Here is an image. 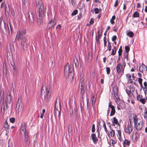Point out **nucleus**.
I'll list each match as a JSON object with an SVG mask.
<instances>
[{
  "label": "nucleus",
  "instance_id": "nucleus-49",
  "mask_svg": "<svg viewBox=\"0 0 147 147\" xmlns=\"http://www.w3.org/2000/svg\"><path fill=\"white\" fill-rule=\"evenodd\" d=\"M144 116L147 117V108H145L144 111Z\"/></svg>",
  "mask_w": 147,
  "mask_h": 147
},
{
  "label": "nucleus",
  "instance_id": "nucleus-4",
  "mask_svg": "<svg viewBox=\"0 0 147 147\" xmlns=\"http://www.w3.org/2000/svg\"><path fill=\"white\" fill-rule=\"evenodd\" d=\"M48 19L49 21L47 26V29L49 30L56 25L57 21L54 16L53 17L51 13L48 14Z\"/></svg>",
  "mask_w": 147,
  "mask_h": 147
},
{
  "label": "nucleus",
  "instance_id": "nucleus-63",
  "mask_svg": "<svg viewBox=\"0 0 147 147\" xmlns=\"http://www.w3.org/2000/svg\"><path fill=\"white\" fill-rule=\"evenodd\" d=\"M3 18H0V27L1 28V24L2 22Z\"/></svg>",
  "mask_w": 147,
  "mask_h": 147
},
{
  "label": "nucleus",
  "instance_id": "nucleus-10",
  "mask_svg": "<svg viewBox=\"0 0 147 147\" xmlns=\"http://www.w3.org/2000/svg\"><path fill=\"white\" fill-rule=\"evenodd\" d=\"M132 123L129 122V123L127 124V126L125 127L124 130L125 133L130 134L133 130V127Z\"/></svg>",
  "mask_w": 147,
  "mask_h": 147
},
{
  "label": "nucleus",
  "instance_id": "nucleus-48",
  "mask_svg": "<svg viewBox=\"0 0 147 147\" xmlns=\"http://www.w3.org/2000/svg\"><path fill=\"white\" fill-rule=\"evenodd\" d=\"M116 51L114 49H112V53H111V55H115L116 53Z\"/></svg>",
  "mask_w": 147,
  "mask_h": 147
},
{
  "label": "nucleus",
  "instance_id": "nucleus-61",
  "mask_svg": "<svg viewBox=\"0 0 147 147\" xmlns=\"http://www.w3.org/2000/svg\"><path fill=\"white\" fill-rule=\"evenodd\" d=\"M71 3L73 5H75L76 4V2L75 0H71Z\"/></svg>",
  "mask_w": 147,
  "mask_h": 147
},
{
  "label": "nucleus",
  "instance_id": "nucleus-40",
  "mask_svg": "<svg viewBox=\"0 0 147 147\" xmlns=\"http://www.w3.org/2000/svg\"><path fill=\"white\" fill-rule=\"evenodd\" d=\"M142 98V96L140 94L138 95L137 99L139 101Z\"/></svg>",
  "mask_w": 147,
  "mask_h": 147
},
{
  "label": "nucleus",
  "instance_id": "nucleus-27",
  "mask_svg": "<svg viewBox=\"0 0 147 147\" xmlns=\"http://www.w3.org/2000/svg\"><path fill=\"white\" fill-rule=\"evenodd\" d=\"M127 35L128 36L132 38L134 36V34L133 32L131 31H129L127 32Z\"/></svg>",
  "mask_w": 147,
  "mask_h": 147
},
{
  "label": "nucleus",
  "instance_id": "nucleus-21",
  "mask_svg": "<svg viewBox=\"0 0 147 147\" xmlns=\"http://www.w3.org/2000/svg\"><path fill=\"white\" fill-rule=\"evenodd\" d=\"M102 30H101V31H100V29L98 30L97 32L98 35L97 36H96V39L99 40L101 38V35L102 34Z\"/></svg>",
  "mask_w": 147,
  "mask_h": 147
},
{
  "label": "nucleus",
  "instance_id": "nucleus-14",
  "mask_svg": "<svg viewBox=\"0 0 147 147\" xmlns=\"http://www.w3.org/2000/svg\"><path fill=\"white\" fill-rule=\"evenodd\" d=\"M126 78L127 79L128 83H131L133 84L136 85V83L135 82H134L132 79L131 78V75L129 74H127L126 75Z\"/></svg>",
  "mask_w": 147,
  "mask_h": 147
},
{
  "label": "nucleus",
  "instance_id": "nucleus-28",
  "mask_svg": "<svg viewBox=\"0 0 147 147\" xmlns=\"http://www.w3.org/2000/svg\"><path fill=\"white\" fill-rule=\"evenodd\" d=\"M84 79H81L80 80V82L79 84V86H80V85L81 87H84Z\"/></svg>",
  "mask_w": 147,
  "mask_h": 147
},
{
  "label": "nucleus",
  "instance_id": "nucleus-31",
  "mask_svg": "<svg viewBox=\"0 0 147 147\" xmlns=\"http://www.w3.org/2000/svg\"><path fill=\"white\" fill-rule=\"evenodd\" d=\"M81 89V94L82 96H83L84 94L85 90L84 89V87H81L80 88Z\"/></svg>",
  "mask_w": 147,
  "mask_h": 147
},
{
  "label": "nucleus",
  "instance_id": "nucleus-59",
  "mask_svg": "<svg viewBox=\"0 0 147 147\" xmlns=\"http://www.w3.org/2000/svg\"><path fill=\"white\" fill-rule=\"evenodd\" d=\"M143 90L145 94H146L147 93V87H144Z\"/></svg>",
  "mask_w": 147,
  "mask_h": 147
},
{
  "label": "nucleus",
  "instance_id": "nucleus-16",
  "mask_svg": "<svg viewBox=\"0 0 147 147\" xmlns=\"http://www.w3.org/2000/svg\"><path fill=\"white\" fill-rule=\"evenodd\" d=\"M147 70V66L144 64H142L139 68V71L142 72L146 71Z\"/></svg>",
  "mask_w": 147,
  "mask_h": 147
},
{
  "label": "nucleus",
  "instance_id": "nucleus-38",
  "mask_svg": "<svg viewBox=\"0 0 147 147\" xmlns=\"http://www.w3.org/2000/svg\"><path fill=\"white\" fill-rule=\"evenodd\" d=\"M122 51V47L121 46L119 49L118 51V54L119 56H120L121 55Z\"/></svg>",
  "mask_w": 147,
  "mask_h": 147
},
{
  "label": "nucleus",
  "instance_id": "nucleus-15",
  "mask_svg": "<svg viewBox=\"0 0 147 147\" xmlns=\"http://www.w3.org/2000/svg\"><path fill=\"white\" fill-rule=\"evenodd\" d=\"M111 102H110L109 105V107L111 108V109L110 114V116H112L114 115L115 112V107L111 104Z\"/></svg>",
  "mask_w": 147,
  "mask_h": 147
},
{
  "label": "nucleus",
  "instance_id": "nucleus-30",
  "mask_svg": "<svg viewBox=\"0 0 147 147\" xmlns=\"http://www.w3.org/2000/svg\"><path fill=\"white\" fill-rule=\"evenodd\" d=\"M54 115L55 117L56 116L57 114L58 113V115H60V112L59 111L58 109L55 108L54 110Z\"/></svg>",
  "mask_w": 147,
  "mask_h": 147
},
{
  "label": "nucleus",
  "instance_id": "nucleus-39",
  "mask_svg": "<svg viewBox=\"0 0 147 147\" xmlns=\"http://www.w3.org/2000/svg\"><path fill=\"white\" fill-rule=\"evenodd\" d=\"M125 49L126 53H127L129 51L130 48L129 46H126L125 47Z\"/></svg>",
  "mask_w": 147,
  "mask_h": 147
},
{
  "label": "nucleus",
  "instance_id": "nucleus-19",
  "mask_svg": "<svg viewBox=\"0 0 147 147\" xmlns=\"http://www.w3.org/2000/svg\"><path fill=\"white\" fill-rule=\"evenodd\" d=\"M24 141L26 144L28 145L30 143V139L28 135L24 136Z\"/></svg>",
  "mask_w": 147,
  "mask_h": 147
},
{
  "label": "nucleus",
  "instance_id": "nucleus-57",
  "mask_svg": "<svg viewBox=\"0 0 147 147\" xmlns=\"http://www.w3.org/2000/svg\"><path fill=\"white\" fill-rule=\"evenodd\" d=\"M135 90V88L134 86H131V90L132 92H134Z\"/></svg>",
  "mask_w": 147,
  "mask_h": 147
},
{
  "label": "nucleus",
  "instance_id": "nucleus-6",
  "mask_svg": "<svg viewBox=\"0 0 147 147\" xmlns=\"http://www.w3.org/2000/svg\"><path fill=\"white\" fill-rule=\"evenodd\" d=\"M112 91L113 94V98L115 99L116 102H119L120 99L119 97L118 88L117 86H115L113 87Z\"/></svg>",
  "mask_w": 147,
  "mask_h": 147
},
{
  "label": "nucleus",
  "instance_id": "nucleus-51",
  "mask_svg": "<svg viewBox=\"0 0 147 147\" xmlns=\"http://www.w3.org/2000/svg\"><path fill=\"white\" fill-rule=\"evenodd\" d=\"M117 36L116 35L113 36L112 38V41H114L116 40Z\"/></svg>",
  "mask_w": 147,
  "mask_h": 147
},
{
  "label": "nucleus",
  "instance_id": "nucleus-18",
  "mask_svg": "<svg viewBox=\"0 0 147 147\" xmlns=\"http://www.w3.org/2000/svg\"><path fill=\"white\" fill-rule=\"evenodd\" d=\"M3 5L4 6V10L5 11V12H6L7 13H8L10 10L9 7L8 3H7L6 4H4Z\"/></svg>",
  "mask_w": 147,
  "mask_h": 147
},
{
  "label": "nucleus",
  "instance_id": "nucleus-3",
  "mask_svg": "<svg viewBox=\"0 0 147 147\" xmlns=\"http://www.w3.org/2000/svg\"><path fill=\"white\" fill-rule=\"evenodd\" d=\"M126 65L124 61L122 63H118L116 67V73L118 76L121 77L124 74L125 68Z\"/></svg>",
  "mask_w": 147,
  "mask_h": 147
},
{
  "label": "nucleus",
  "instance_id": "nucleus-8",
  "mask_svg": "<svg viewBox=\"0 0 147 147\" xmlns=\"http://www.w3.org/2000/svg\"><path fill=\"white\" fill-rule=\"evenodd\" d=\"M20 129V135L21 136L24 135V136L28 135V133L26 129V127L25 123L23 122L22 123Z\"/></svg>",
  "mask_w": 147,
  "mask_h": 147
},
{
  "label": "nucleus",
  "instance_id": "nucleus-13",
  "mask_svg": "<svg viewBox=\"0 0 147 147\" xmlns=\"http://www.w3.org/2000/svg\"><path fill=\"white\" fill-rule=\"evenodd\" d=\"M39 8V16H44L45 12V7L43 5L40 4Z\"/></svg>",
  "mask_w": 147,
  "mask_h": 147
},
{
  "label": "nucleus",
  "instance_id": "nucleus-22",
  "mask_svg": "<svg viewBox=\"0 0 147 147\" xmlns=\"http://www.w3.org/2000/svg\"><path fill=\"white\" fill-rule=\"evenodd\" d=\"M126 91L128 95H129L131 93V86H127L126 87Z\"/></svg>",
  "mask_w": 147,
  "mask_h": 147
},
{
  "label": "nucleus",
  "instance_id": "nucleus-62",
  "mask_svg": "<svg viewBox=\"0 0 147 147\" xmlns=\"http://www.w3.org/2000/svg\"><path fill=\"white\" fill-rule=\"evenodd\" d=\"M73 111L72 110L71 111H70V117H73Z\"/></svg>",
  "mask_w": 147,
  "mask_h": 147
},
{
  "label": "nucleus",
  "instance_id": "nucleus-50",
  "mask_svg": "<svg viewBox=\"0 0 147 147\" xmlns=\"http://www.w3.org/2000/svg\"><path fill=\"white\" fill-rule=\"evenodd\" d=\"M95 14H97L99 12V9L98 8H95L94 9Z\"/></svg>",
  "mask_w": 147,
  "mask_h": 147
},
{
  "label": "nucleus",
  "instance_id": "nucleus-44",
  "mask_svg": "<svg viewBox=\"0 0 147 147\" xmlns=\"http://www.w3.org/2000/svg\"><path fill=\"white\" fill-rule=\"evenodd\" d=\"M15 119L14 117H11L9 119L10 121L12 123H13L15 121Z\"/></svg>",
  "mask_w": 147,
  "mask_h": 147
},
{
  "label": "nucleus",
  "instance_id": "nucleus-47",
  "mask_svg": "<svg viewBox=\"0 0 147 147\" xmlns=\"http://www.w3.org/2000/svg\"><path fill=\"white\" fill-rule=\"evenodd\" d=\"M95 125L94 124H93L92 125V133H94L95 132Z\"/></svg>",
  "mask_w": 147,
  "mask_h": 147
},
{
  "label": "nucleus",
  "instance_id": "nucleus-17",
  "mask_svg": "<svg viewBox=\"0 0 147 147\" xmlns=\"http://www.w3.org/2000/svg\"><path fill=\"white\" fill-rule=\"evenodd\" d=\"M6 98L7 102L9 103H11V95L10 92L8 91L7 93L6 96Z\"/></svg>",
  "mask_w": 147,
  "mask_h": 147
},
{
  "label": "nucleus",
  "instance_id": "nucleus-54",
  "mask_svg": "<svg viewBox=\"0 0 147 147\" xmlns=\"http://www.w3.org/2000/svg\"><path fill=\"white\" fill-rule=\"evenodd\" d=\"M138 79L139 83H142V79L141 78H138Z\"/></svg>",
  "mask_w": 147,
  "mask_h": 147
},
{
  "label": "nucleus",
  "instance_id": "nucleus-60",
  "mask_svg": "<svg viewBox=\"0 0 147 147\" xmlns=\"http://www.w3.org/2000/svg\"><path fill=\"white\" fill-rule=\"evenodd\" d=\"M61 28V26L60 24H58L57 25V26L56 27V29H58L59 30H60Z\"/></svg>",
  "mask_w": 147,
  "mask_h": 147
},
{
  "label": "nucleus",
  "instance_id": "nucleus-53",
  "mask_svg": "<svg viewBox=\"0 0 147 147\" xmlns=\"http://www.w3.org/2000/svg\"><path fill=\"white\" fill-rule=\"evenodd\" d=\"M118 0H116L115 1V3L114 5V7H117V6L118 5Z\"/></svg>",
  "mask_w": 147,
  "mask_h": 147
},
{
  "label": "nucleus",
  "instance_id": "nucleus-7",
  "mask_svg": "<svg viewBox=\"0 0 147 147\" xmlns=\"http://www.w3.org/2000/svg\"><path fill=\"white\" fill-rule=\"evenodd\" d=\"M26 34V31L24 30H20L18 31L16 34L15 40L16 41H18L19 40H21L22 39L25 38L23 36L24 35Z\"/></svg>",
  "mask_w": 147,
  "mask_h": 147
},
{
  "label": "nucleus",
  "instance_id": "nucleus-52",
  "mask_svg": "<svg viewBox=\"0 0 147 147\" xmlns=\"http://www.w3.org/2000/svg\"><path fill=\"white\" fill-rule=\"evenodd\" d=\"M94 22V18H91L89 22V23L90 25L92 24H93Z\"/></svg>",
  "mask_w": 147,
  "mask_h": 147
},
{
  "label": "nucleus",
  "instance_id": "nucleus-20",
  "mask_svg": "<svg viewBox=\"0 0 147 147\" xmlns=\"http://www.w3.org/2000/svg\"><path fill=\"white\" fill-rule=\"evenodd\" d=\"M91 136L93 142L95 144L96 143L97 141H98V139L96 137L95 134L94 133L92 134Z\"/></svg>",
  "mask_w": 147,
  "mask_h": 147
},
{
  "label": "nucleus",
  "instance_id": "nucleus-55",
  "mask_svg": "<svg viewBox=\"0 0 147 147\" xmlns=\"http://www.w3.org/2000/svg\"><path fill=\"white\" fill-rule=\"evenodd\" d=\"M120 105H121V104H119L117 107V108L118 110H120L121 109H123V107L122 106H120Z\"/></svg>",
  "mask_w": 147,
  "mask_h": 147
},
{
  "label": "nucleus",
  "instance_id": "nucleus-25",
  "mask_svg": "<svg viewBox=\"0 0 147 147\" xmlns=\"http://www.w3.org/2000/svg\"><path fill=\"white\" fill-rule=\"evenodd\" d=\"M0 97L1 100H3V101H4V93L3 90L0 91Z\"/></svg>",
  "mask_w": 147,
  "mask_h": 147
},
{
  "label": "nucleus",
  "instance_id": "nucleus-33",
  "mask_svg": "<svg viewBox=\"0 0 147 147\" xmlns=\"http://www.w3.org/2000/svg\"><path fill=\"white\" fill-rule=\"evenodd\" d=\"M74 62L76 67H77L79 65L78 61L77 59H74Z\"/></svg>",
  "mask_w": 147,
  "mask_h": 147
},
{
  "label": "nucleus",
  "instance_id": "nucleus-42",
  "mask_svg": "<svg viewBox=\"0 0 147 147\" xmlns=\"http://www.w3.org/2000/svg\"><path fill=\"white\" fill-rule=\"evenodd\" d=\"M78 12V11L77 9H76L74 10L72 13L71 15L72 16L76 15L77 13Z\"/></svg>",
  "mask_w": 147,
  "mask_h": 147
},
{
  "label": "nucleus",
  "instance_id": "nucleus-23",
  "mask_svg": "<svg viewBox=\"0 0 147 147\" xmlns=\"http://www.w3.org/2000/svg\"><path fill=\"white\" fill-rule=\"evenodd\" d=\"M130 142L129 141L127 140H125L123 142V147H126L125 146L126 145L129 146L130 145Z\"/></svg>",
  "mask_w": 147,
  "mask_h": 147
},
{
  "label": "nucleus",
  "instance_id": "nucleus-36",
  "mask_svg": "<svg viewBox=\"0 0 147 147\" xmlns=\"http://www.w3.org/2000/svg\"><path fill=\"white\" fill-rule=\"evenodd\" d=\"M9 127V125L7 121H6L4 124V127L5 129H7Z\"/></svg>",
  "mask_w": 147,
  "mask_h": 147
},
{
  "label": "nucleus",
  "instance_id": "nucleus-1",
  "mask_svg": "<svg viewBox=\"0 0 147 147\" xmlns=\"http://www.w3.org/2000/svg\"><path fill=\"white\" fill-rule=\"evenodd\" d=\"M129 122H134L135 128L137 130L142 129L144 125V122L142 118H138L137 116L135 114L132 115L129 118Z\"/></svg>",
  "mask_w": 147,
  "mask_h": 147
},
{
  "label": "nucleus",
  "instance_id": "nucleus-2",
  "mask_svg": "<svg viewBox=\"0 0 147 147\" xmlns=\"http://www.w3.org/2000/svg\"><path fill=\"white\" fill-rule=\"evenodd\" d=\"M51 88L49 86H47L45 87V90L44 91L43 87L41 88L40 91L41 96L42 95L43 92L45 93L44 100L46 102L48 103L51 98Z\"/></svg>",
  "mask_w": 147,
  "mask_h": 147
},
{
  "label": "nucleus",
  "instance_id": "nucleus-43",
  "mask_svg": "<svg viewBox=\"0 0 147 147\" xmlns=\"http://www.w3.org/2000/svg\"><path fill=\"white\" fill-rule=\"evenodd\" d=\"M3 109V112H5V105H4V101H3V103L2 104V109L1 110L2 111V109Z\"/></svg>",
  "mask_w": 147,
  "mask_h": 147
},
{
  "label": "nucleus",
  "instance_id": "nucleus-46",
  "mask_svg": "<svg viewBox=\"0 0 147 147\" xmlns=\"http://www.w3.org/2000/svg\"><path fill=\"white\" fill-rule=\"evenodd\" d=\"M108 47L109 48V51H110L111 50V43L109 42H108Z\"/></svg>",
  "mask_w": 147,
  "mask_h": 147
},
{
  "label": "nucleus",
  "instance_id": "nucleus-26",
  "mask_svg": "<svg viewBox=\"0 0 147 147\" xmlns=\"http://www.w3.org/2000/svg\"><path fill=\"white\" fill-rule=\"evenodd\" d=\"M96 99V96L95 97L94 95L92 96V105H94L95 104Z\"/></svg>",
  "mask_w": 147,
  "mask_h": 147
},
{
  "label": "nucleus",
  "instance_id": "nucleus-34",
  "mask_svg": "<svg viewBox=\"0 0 147 147\" xmlns=\"http://www.w3.org/2000/svg\"><path fill=\"white\" fill-rule=\"evenodd\" d=\"M102 121L103 122V127H104V129H105V132L107 133L108 132V131L107 130V128H106V124H105V121L102 120Z\"/></svg>",
  "mask_w": 147,
  "mask_h": 147
},
{
  "label": "nucleus",
  "instance_id": "nucleus-12",
  "mask_svg": "<svg viewBox=\"0 0 147 147\" xmlns=\"http://www.w3.org/2000/svg\"><path fill=\"white\" fill-rule=\"evenodd\" d=\"M112 125L115 126L116 125L117 128H120V124L118 123L117 119L115 117H114L112 118Z\"/></svg>",
  "mask_w": 147,
  "mask_h": 147
},
{
  "label": "nucleus",
  "instance_id": "nucleus-29",
  "mask_svg": "<svg viewBox=\"0 0 147 147\" xmlns=\"http://www.w3.org/2000/svg\"><path fill=\"white\" fill-rule=\"evenodd\" d=\"M115 19V16L114 15L112 16L111 18L110 19V22L111 24H115V22L114 21V20Z\"/></svg>",
  "mask_w": 147,
  "mask_h": 147
},
{
  "label": "nucleus",
  "instance_id": "nucleus-56",
  "mask_svg": "<svg viewBox=\"0 0 147 147\" xmlns=\"http://www.w3.org/2000/svg\"><path fill=\"white\" fill-rule=\"evenodd\" d=\"M128 54L125 53V55L124 56V58H126L127 60L128 59Z\"/></svg>",
  "mask_w": 147,
  "mask_h": 147
},
{
  "label": "nucleus",
  "instance_id": "nucleus-45",
  "mask_svg": "<svg viewBox=\"0 0 147 147\" xmlns=\"http://www.w3.org/2000/svg\"><path fill=\"white\" fill-rule=\"evenodd\" d=\"M111 143L112 145L113 146L116 143L115 141L114 140H112L110 141V143Z\"/></svg>",
  "mask_w": 147,
  "mask_h": 147
},
{
  "label": "nucleus",
  "instance_id": "nucleus-58",
  "mask_svg": "<svg viewBox=\"0 0 147 147\" xmlns=\"http://www.w3.org/2000/svg\"><path fill=\"white\" fill-rule=\"evenodd\" d=\"M117 132L118 135H119V136H120L121 134V131L119 130H117Z\"/></svg>",
  "mask_w": 147,
  "mask_h": 147
},
{
  "label": "nucleus",
  "instance_id": "nucleus-64",
  "mask_svg": "<svg viewBox=\"0 0 147 147\" xmlns=\"http://www.w3.org/2000/svg\"><path fill=\"white\" fill-rule=\"evenodd\" d=\"M144 87H147V83L146 81L144 83Z\"/></svg>",
  "mask_w": 147,
  "mask_h": 147
},
{
  "label": "nucleus",
  "instance_id": "nucleus-24",
  "mask_svg": "<svg viewBox=\"0 0 147 147\" xmlns=\"http://www.w3.org/2000/svg\"><path fill=\"white\" fill-rule=\"evenodd\" d=\"M39 16V18H38L37 19V22L38 25H40L42 24V17L43 16Z\"/></svg>",
  "mask_w": 147,
  "mask_h": 147
},
{
  "label": "nucleus",
  "instance_id": "nucleus-41",
  "mask_svg": "<svg viewBox=\"0 0 147 147\" xmlns=\"http://www.w3.org/2000/svg\"><path fill=\"white\" fill-rule=\"evenodd\" d=\"M106 71L107 73V74H109L110 73L111 70L110 68L109 67H106Z\"/></svg>",
  "mask_w": 147,
  "mask_h": 147
},
{
  "label": "nucleus",
  "instance_id": "nucleus-9",
  "mask_svg": "<svg viewBox=\"0 0 147 147\" xmlns=\"http://www.w3.org/2000/svg\"><path fill=\"white\" fill-rule=\"evenodd\" d=\"M27 19L28 20L29 23L30 24H33L34 22V15L33 14L32 10L31 9H30L28 13Z\"/></svg>",
  "mask_w": 147,
  "mask_h": 147
},
{
  "label": "nucleus",
  "instance_id": "nucleus-37",
  "mask_svg": "<svg viewBox=\"0 0 147 147\" xmlns=\"http://www.w3.org/2000/svg\"><path fill=\"white\" fill-rule=\"evenodd\" d=\"M147 98H142L140 100V101L141 102L142 104H144L146 101V100L147 99Z\"/></svg>",
  "mask_w": 147,
  "mask_h": 147
},
{
  "label": "nucleus",
  "instance_id": "nucleus-5",
  "mask_svg": "<svg viewBox=\"0 0 147 147\" xmlns=\"http://www.w3.org/2000/svg\"><path fill=\"white\" fill-rule=\"evenodd\" d=\"M74 67L72 65L69 66L68 63L64 67L65 74H67L68 72L69 76H71L73 78L74 77Z\"/></svg>",
  "mask_w": 147,
  "mask_h": 147
},
{
  "label": "nucleus",
  "instance_id": "nucleus-11",
  "mask_svg": "<svg viewBox=\"0 0 147 147\" xmlns=\"http://www.w3.org/2000/svg\"><path fill=\"white\" fill-rule=\"evenodd\" d=\"M20 46L23 50L25 51L26 50L27 46L25 38L22 39L21 40Z\"/></svg>",
  "mask_w": 147,
  "mask_h": 147
},
{
  "label": "nucleus",
  "instance_id": "nucleus-32",
  "mask_svg": "<svg viewBox=\"0 0 147 147\" xmlns=\"http://www.w3.org/2000/svg\"><path fill=\"white\" fill-rule=\"evenodd\" d=\"M140 14L137 11H135L133 14V17L134 18H137L139 17Z\"/></svg>",
  "mask_w": 147,
  "mask_h": 147
},
{
  "label": "nucleus",
  "instance_id": "nucleus-35",
  "mask_svg": "<svg viewBox=\"0 0 147 147\" xmlns=\"http://www.w3.org/2000/svg\"><path fill=\"white\" fill-rule=\"evenodd\" d=\"M110 133V135L111 137H113L115 135V131L113 130H111Z\"/></svg>",
  "mask_w": 147,
  "mask_h": 147
}]
</instances>
